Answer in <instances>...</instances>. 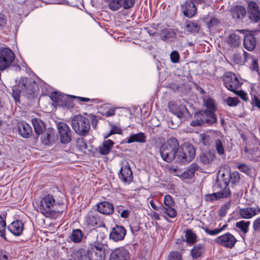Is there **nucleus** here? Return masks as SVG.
<instances>
[{"label":"nucleus","instance_id":"de8ad7c7","mask_svg":"<svg viewBox=\"0 0 260 260\" xmlns=\"http://www.w3.org/2000/svg\"><path fill=\"white\" fill-rule=\"evenodd\" d=\"M249 224L250 221L241 220L236 223V226L245 233L247 232Z\"/></svg>","mask_w":260,"mask_h":260},{"label":"nucleus","instance_id":"774afa93","mask_svg":"<svg viewBox=\"0 0 260 260\" xmlns=\"http://www.w3.org/2000/svg\"><path fill=\"white\" fill-rule=\"evenodd\" d=\"M150 215L155 220H160L159 215L157 212H155L154 211H152L150 213Z\"/></svg>","mask_w":260,"mask_h":260},{"label":"nucleus","instance_id":"b1692460","mask_svg":"<svg viewBox=\"0 0 260 260\" xmlns=\"http://www.w3.org/2000/svg\"><path fill=\"white\" fill-rule=\"evenodd\" d=\"M168 107L170 111L179 118L183 117L184 112L187 111L184 105H178L174 102H170Z\"/></svg>","mask_w":260,"mask_h":260},{"label":"nucleus","instance_id":"6e6552de","mask_svg":"<svg viewBox=\"0 0 260 260\" xmlns=\"http://www.w3.org/2000/svg\"><path fill=\"white\" fill-rule=\"evenodd\" d=\"M223 81L224 86L235 93H237V89L242 84L236 75L231 72L224 73Z\"/></svg>","mask_w":260,"mask_h":260},{"label":"nucleus","instance_id":"39448f33","mask_svg":"<svg viewBox=\"0 0 260 260\" xmlns=\"http://www.w3.org/2000/svg\"><path fill=\"white\" fill-rule=\"evenodd\" d=\"M217 122V117L211 110H202L196 113L193 119L190 122L192 126H203L205 124L212 125Z\"/></svg>","mask_w":260,"mask_h":260},{"label":"nucleus","instance_id":"37998d69","mask_svg":"<svg viewBox=\"0 0 260 260\" xmlns=\"http://www.w3.org/2000/svg\"><path fill=\"white\" fill-rule=\"evenodd\" d=\"M174 35V33L171 29H164L160 33V38L163 41H166L170 38L173 37Z\"/></svg>","mask_w":260,"mask_h":260},{"label":"nucleus","instance_id":"c03bdc74","mask_svg":"<svg viewBox=\"0 0 260 260\" xmlns=\"http://www.w3.org/2000/svg\"><path fill=\"white\" fill-rule=\"evenodd\" d=\"M227 226L226 224L223 225L221 228L218 229H215L213 230L209 229L207 227H202V229L205 232L209 235L214 236L218 234L222 231H223L225 228Z\"/></svg>","mask_w":260,"mask_h":260},{"label":"nucleus","instance_id":"69168bd1","mask_svg":"<svg viewBox=\"0 0 260 260\" xmlns=\"http://www.w3.org/2000/svg\"><path fill=\"white\" fill-rule=\"evenodd\" d=\"M253 228L255 230H260V217L257 218L254 221Z\"/></svg>","mask_w":260,"mask_h":260},{"label":"nucleus","instance_id":"473e14b6","mask_svg":"<svg viewBox=\"0 0 260 260\" xmlns=\"http://www.w3.org/2000/svg\"><path fill=\"white\" fill-rule=\"evenodd\" d=\"M125 142L130 144L134 142L145 143L146 136L143 133L140 132L136 134H133L125 139Z\"/></svg>","mask_w":260,"mask_h":260},{"label":"nucleus","instance_id":"4c0bfd02","mask_svg":"<svg viewBox=\"0 0 260 260\" xmlns=\"http://www.w3.org/2000/svg\"><path fill=\"white\" fill-rule=\"evenodd\" d=\"M228 193V192L222 194L221 192L217 191L216 192L207 195L206 197V200L208 202H213L221 198H227Z\"/></svg>","mask_w":260,"mask_h":260},{"label":"nucleus","instance_id":"4d7b16f0","mask_svg":"<svg viewBox=\"0 0 260 260\" xmlns=\"http://www.w3.org/2000/svg\"><path fill=\"white\" fill-rule=\"evenodd\" d=\"M181 258V254L178 251H173L170 253L168 259L169 260H180Z\"/></svg>","mask_w":260,"mask_h":260},{"label":"nucleus","instance_id":"bf43d9fd","mask_svg":"<svg viewBox=\"0 0 260 260\" xmlns=\"http://www.w3.org/2000/svg\"><path fill=\"white\" fill-rule=\"evenodd\" d=\"M7 23V18L6 16L2 13H0V28H4Z\"/></svg>","mask_w":260,"mask_h":260},{"label":"nucleus","instance_id":"680f3d73","mask_svg":"<svg viewBox=\"0 0 260 260\" xmlns=\"http://www.w3.org/2000/svg\"><path fill=\"white\" fill-rule=\"evenodd\" d=\"M219 23V21L218 20V19L216 18L215 17H212L210 19V21L209 22L207 23L208 27L209 28H210L212 26H215L217 24H218Z\"/></svg>","mask_w":260,"mask_h":260},{"label":"nucleus","instance_id":"8fccbe9b","mask_svg":"<svg viewBox=\"0 0 260 260\" xmlns=\"http://www.w3.org/2000/svg\"><path fill=\"white\" fill-rule=\"evenodd\" d=\"M236 166L237 169L241 172L248 174L250 173V168L247 165L245 164H241L240 162H236Z\"/></svg>","mask_w":260,"mask_h":260},{"label":"nucleus","instance_id":"f8f14e48","mask_svg":"<svg viewBox=\"0 0 260 260\" xmlns=\"http://www.w3.org/2000/svg\"><path fill=\"white\" fill-rule=\"evenodd\" d=\"M57 129L59 135L60 141L62 144H67L71 142L72 132L66 123L58 122L57 124Z\"/></svg>","mask_w":260,"mask_h":260},{"label":"nucleus","instance_id":"aec40b11","mask_svg":"<svg viewBox=\"0 0 260 260\" xmlns=\"http://www.w3.org/2000/svg\"><path fill=\"white\" fill-rule=\"evenodd\" d=\"M17 130L19 135L24 138H29L32 134L31 126L25 121L20 122L18 123Z\"/></svg>","mask_w":260,"mask_h":260},{"label":"nucleus","instance_id":"79ce46f5","mask_svg":"<svg viewBox=\"0 0 260 260\" xmlns=\"http://www.w3.org/2000/svg\"><path fill=\"white\" fill-rule=\"evenodd\" d=\"M215 158V155L212 153L202 154L200 156V160L204 164L211 162Z\"/></svg>","mask_w":260,"mask_h":260},{"label":"nucleus","instance_id":"4468645a","mask_svg":"<svg viewBox=\"0 0 260 260\" xmlns=\"http://www.w3.org/2000/svg\"><path fill=\"white\" fill-rule=\"evenodd\" d=\"M215 242L221 246L231 248L233 247L237 242L235 237L231 233H226L215 239Z\"/></svg>","mask_w":260,"mask_h":260},{"label":"nucleus","instance_id":"09e8293b","mask_svg":"<svg viewBox=\"0 0 260 260\" xmlns=\"http://www.w3.org/2000/svg\"><path fill=\"white\" fill-rule=\"evenodd\" d=\"M71 96L66 95V98H64L62 101V105H60V107H64L69 109H72L74 108V105L72 100L70 99Z\"/></svg>","mask_w":260,"mask_h":260},{"label":"nucleus","instance_id":"a19ab883","mask_svg":"<svg viewBox=\"0 0 260 260\" xmlns=\"http://www.w3.org/2000/svg\"><path fill=\"white\" fill-rule=\"evenodd\" d=\"M240 174L237 171L231 173L229 175V182L231 181L233 186L238 185L240 182Z\"/></svg>","mask_w":260,"mask_h":260},{"label":"nucleus","instance_id":"a878e982","mask_svg":"<svg viewBox=\"0 0 260 260\" xmlns=\"http://www.w3.org/2000/svg\"><path fill=\"white\" fill-rule=\"evenodd\" d=\"M85 223L91 226H94L98 224L100 221L99 214L95 211L89 212L84 217Z\"/></svg>","mask_w":260,"mask_h":260},{"label":"nucleus","instance_id":"3c124183","mask_svg":"<svg viewBox=\"0 0 260 260\" xmlns=\"http://www.w3.org/2000/svg\"><path fill=\"white\" fill-rule=\"evenodd\" d=\"M77 145L79 149L82 151H84L88 148L87 144L85 140L83 138H79L77 140Z\"/></svg>","mask_w":260,"mask_h":260},{"label":"nucleus","instance_id":"f704fd0d","mask_svg":"<svg viewBox=\"0 0 260 260\" xmlns=\"http://www.w3.org/2000/svg\"><path fill=\"white\" fill-rule=\"evenodd\" d=\"M205 251V245L203 243H198L196 244L192 249L190 253L193 258H198L200 257Z\"/></svg>","mask_w":260,"mask_h":260},{"label":"nucleus","instance_id":"6ab92c4d","mask_svg":"<svg viewBox=\"0 0 260 260\" xmlns=\"http://www.w3.org/2000/svg\"><path fill=\"white\" fill-rule=\"evenodd\" d=\"M129 258L128 251L123 248H118L113 250L109 260H127Z\"/></svg>","mask_w":260,"mask_h":260},{"label":"nucleus","instance_id":"9b49d317","mask_svg":"<svg viewBox=\"0 0 260 260\" xmlns=\"http://www.w3.org/2000/svg\"><path fill=\"white\" fill-rule=\"evenodd\" d=\"M247 15L249 19L254 23H258L260 20V8L258 4L255 1H247Z\"/></svg>","mask_w":260,"mask_h":260},{"label":"nucleus","instance_id":"9d476101","mask_svg":"<svg viewBox=\"0 0 260 260\" xmlns=\"http://www.w3.org/2000/svg\"><path fill=\"white\" fill-rule=\"evenodd\" d=\"M14 52L8 48L0 49V70L9 67L15 59Z\"/></svg>","mask_w":260,"mask_h":260},{"label":"nucleus","instance_id":"dca6fc26","mask_svg":"<svg viewBox=\"0 0 260 260\" xmlns=\"http://www.w3.org/2000/svg\"><path fill=\"white\" fill-rule=\"evenodd\" d=\"M58 140V136L55 131L52 127H49L41 137L42 143L45 145H52Z\"/></svg>","mask_w":260,"mask_h":260},{"label":"nucleus","instance_id":"2eb2a0df","mask_svg":"<svg viewBox=\"0 0 260 260\" xmlns=\"http://www.w3.org/2000/svg\"><path fill=\"white\" fill-rule=\"evenodd\" d=\"M109 4V8L112 11H116L121 7L127 9L132 7L135 0H105Z\"/></svg>","mask_w":260,"mask_h":260},{"label":"nucleus","instance_id":"603ef678","mask_svg":"<svg viewBox=\"0 0 260 260\" xmlns=\"http://www.w3.org/2000/svg\"><path fill=\"white\" fill-rule=\"evenodd\" d=\"M230 206L231 203L229 202L225 203L220 207L219 210L218 214L221 218L224 217L226 215L227 211L230 208Z\"/></svg>","mask_w":260,"mask_h":260},{"label":"nucleus","instance_id":"f3484780","mask_svg":"<svg viewBox=\"0 0 260 260\" xmlns=\"http://www.w3.org/2000/svg\"><path fill=\"white\" fill-rule=\"evenodd\" d=\"M218 131H211L207 134H202L200 135V141L205 146H210L214 143L218 136L220 135Z\"/></svg>","mask_w":260,"mask_h":260},{"label":"nucleus","instance_id":"412c9836","mask_svg":"<svg viewBox=\"0 0 260 260\" xmlns=\"http://www.w3.org/2000/svg\"><path fill=\"white\" fill-rule=\"evenodd\" d=\"M184 15L189 18L193 17L197 12V8L192 0H186L182 6Z\"/></svg>","mask_w":260,"mask_h":260},{"label":"nucleus","instance_id":"f257e3e1","mask_svg":"<svg viewBox=\"0 0 260 260\" xmlns=\"http://www.w3.org/2000/svg\"><path fill=\"white\" fill-rule=\"evenodd\" d=\"M97 121L96 117L93 115L90 114L88 117L77 115L72 119V126L77 134L84 136L88 133L90 128V122L92 126L95 127Z\"/></svg>","mask_w":260,"mask_h":260},{"label":"nucleus","instance_id":"13d9d810","mask_svg":"<svg viewBox=\"0 0 260 260\" xmlns=\"http://www.w3.org/2000/svg\"><path fill=\"white\" fill-rule=\"evenodd\" d=\"M251 104L260 110V100L255 95L251 96Z\"/></svg>","mask_w":260,"mask_h":260},{"label":"nucleus","instance_id":"393cba45","mask_svg":"<svg viewBox=\"0 0 260 260\" xmlns=\"http://www.w3.org/2000/svg\"><path fill=\"white\" fill-rule=\"evenodd\" d=\"M258 213H260V208L258 207L242 208L239 211L241 217L245 219L251 218Z\"/></svg>","mask_w":260,"mask_h":260},{"label":"nucleus","instance_id":"0eeeda50","mask_svg":"<svg viewBox=\"0 0 260 260\" xmlns=\"http://www.w3.org/2000/svg\"><path fill=\"white\" fill-rule=\"evenodd\" d=\"M105 237L102 234L98 235L97 241L94 246L87 252V256L89 260H104L105 258V248L104 244L100 243L99 239H103Z\"/></svg>","mask_w":260,"mask_h":260},{"label":"nucleus","instance_id":"ea45409f","mask_svg":"<svg viewBox=\"0 0 260 260\" xmlns=\"http://www.w3.org/2000/svg\"><path fill=\"white\" fill-rule=\"evenodd\" d=\"M83 234L79 229L74 230L71 236V240L75 243H79L82 239Z\"/></svg>","mask_w":260,"mask_h":260},{"label":"nucleus","instance_id":"c756f323","mask_svg":"<svg viewBox=\"0 0 260 260\" xmlns=\"http://www.w3.org/2000/svg\"><path fill=\"white\" fill-rule=\"evenodd\" d=\"M244 47L245 49L249 51L253 50L255 47L256 40L254 35L251 34H248L244 36Z\"/></svg>","mask_w":260,"mask_h":260},{"label":"nucleus","instance_id":"f03ea898","mask_svg":"<svg viewBox=\"0 0 260 260\" xmlns=\"http://www.w3.org/2000/svg\"><path fill=\"white\" fill-rule=\"evenodd\" d=\"M60 204L56 196L48 193L41 198L38 210L46 217H51L55 214L57 207Z\"/></svg>","mask_w":260,"mask_h":260},{"label":"nucleus","instance_id":"49530a36","mask_svg":"<svg viewBox=\"0 0 260 260\" xmlns=\"http://www.w3.org/2000/svg\"><path fill=\"white\" fill-rule=\"evenodd\" d=\"M204 104L208 109L207 110H211L212 112L216 110L215 102L212 99L209 98L204 100Z\"/></svg>","mask_w":260,"mask_h":260},{"label":"nucleus","instance_id":"a18cd8bd","mask_svg":"<svg viewBox=\"0 0 260 260\" xmlns=\"http://www.w3.org/2000/svg\"><path fill=\"white\" fill-rule=\"evenodd\" d=\"M186 29L190 33H197L199 31L200 26L196 22H190L186 25Z\"/></svg>","mask_w":260,"mask_h":260},{"label":"nucleus","instance_id":"6e6d98bb","mask_svg":"<svg viewBox=\"0 0 260 260\" xmlns=\"http://www.w3.org/2000/svg\"><path fill=\"white\" fill-rule=\"evenodd\" d=\"M170 59L173 63H177L180 59V55L177 51H173L170 54Z\"/></svg>","mask_w":260,"mask_h":260},{"label":"nucleus","instance_id":"ddd939ff","mask_svg":"<svg viewBox=\"0 0 260 260\" xmlns=\"http://www.w3.org/2000/svg\"><path fill=\"white\" fill-rule=\"evenodd\" d=\"M121 169L118 173V177L123 183L129 184L133 179V172L127 161L121 164Z\"/></svg>","mask_w":260,"mask_h":260},{"label":"nucleus","instance_id":"052dcab7","mask_svg":"<svg viewBox=\"0 0 260 260\" xmlns=\"http://www.w3.org/2000/svg\"><path fill=\"white\" fill-rule=\"evenodd\" d=\"M71 97H72V98L77 99L79 101L82 102H93V101L95 100L94 99H89L87 98L77 96H75V95H71Z\"/></svg>","mask_w":260,"mask_h":260},{"label":"nucleus","instance_id":"864d4df0","mask_svg":"<svg viewBox=\"0 0 260 260\" xmlns=\"http://www.w3.org/2000/svg\"><path fill=\"white\" fill-rule=\"evenodd\" d=\"M225 101L226 104L230 107H236L240 102L238 98L236 97H229Z\"/></svg>","mask_w":260,"mask_h":260},{"label":"nucleus","instance_id":"bb28decb","mask_svg":"<svg viewBox=\"0 0 260 260\" xmlns=\"http://www.w3.org/2000/svg\"><path fill=\"white\" fill-rule=\"evenodd\" d=\"M96 207L98 211L104 215H110L114 212L113 204L106 201L99 203Z\"/></svg>","mask_w":260,"mask_h":260},{"label":"nucleus","instance_id":"a211bd4d","mask_svg":"<svg viewBox=\"0 0 260 260\" xmlns=\"http://www.w3.org/2000/svg\"><path fill=\"white\" fill-rule=\"evenodd\" d=\"M126 231L125 228L122 226L116 225L113 228L112 231L110 234V238L113 241L117 242L122 240L126 234Z\"/></svg>","mask_w":260,"mask_h":260},{"label":"nucleus","instance_id":"cd10ccee","mask_svg":"<svg viewBox=\"0 0 260 260\" xmlns=\"http://www.w3.org/2000/svg\"><path fill=\"white\" fill-rule=\"evenodd\" d=\"M8 230L14 236H19L21 235L24 229L23 222L20 220H15L8 226Z\"/></svg>","mask_w":260,"mask_h":260},{"label":"nucleus","instance_id":"1a4fd4ad","mask_svg":"<svg viewBox=\"0 0 260 260\" xmlns=\"http://www.w3.org/2000/svg\"><path fill=\"white\" fill-rule=\"evenodd\" d=\"M164 203L165 206H160V213L166 214L171 218L177 216V212L174 208L175 203L170 195H166L164 197Z\"/></svg>","mask_w":260,"mask_h":260},{"label":"nucleus","instance_id":"e2e57ef3","mask_svg":"<svg viewBox=\"0 0 260 260\" xmlns=\"http://www.w3.org/2000/svg\"><path fill=\"white\" fill-rule=\"evenodd\" d=\"M236 94L239 95L240 98L244 101H246L248 100L247 94L243 91L237 90Z\"/></svg>","mask_w":260,"mask_h":260},{"label":"nucleus","instance_id":"c9c22d12","mask_svg":"<svg viewBox=\"0 0 260 260\" xmlns=\"http://www.w3.org/2000/svg\"><path fill=\"white\" fill-rule=\"evenodd\" d=\"M66 94H62L56 91L52 92L50 98L53 102L54 107L60 106L62 105V101Z\"/></svg>","mask_w":260,"mask_h":260},{"label":"nucleus","instance_id":"4be33fe9","mask_svg":"<svg viewBox=\"0 0 260 260\" xmlns=\"http://www.w3.org/2000/svg\"><path fill=\"white\" fill-rule=\"evenodd\" d=\"M229 184V180L228 178L218 179L214 185V189L222 194L228 192V198L231 195V191L229 188H228Z\"/></svg>","mask_w":260,"mask_h":260},{"label":"nucleus","instance_id":"72a5a7b5","mask_svg":"<svg viewBox=\"0 0 260 260\" xmlns=\"http://www.w3.org/2000/svg\"><path fill=\"white\" fill-rule=\"evenodd\" d=\"M244 29L236 30V31L232 34L229 38V43L231 46L236 47L238 46L241 43V38L239 36V33H244Z\"/></svg>","mask_w":260,"mask_h":260},{"label":"nucleus","instance_id":"7c9ffc66","mask_svg":"<svg viewBox=\"0 0 260 260\" xmlns=\"http://www.w3.org/2000/svg\"><path fill=\"white\" fill-rule=\"evenodd\" d=\"M114 144V143L112 140H105L102 145L98 148L97 151L102 155H107L111 152Z\"/></svg>","mask_w":260,"mask_h":260},{"label":"nucleus","instance_id":"338daca9","mask_svg":"<svg viewBox=\"0 0 260 260\" xmlns=\"http://www.w3.org/2000/svg\"><path fill=\"white\" fill-rule=\"evenodd\" d=\"M130 211L128 210H124L120 213V216L123 218H126L129 216Z\"/></svg>","mask_w":260,"mask_h":260},{"label":"nucleus","instance_id":"c85d7f7f","mask_svg":"<svg viewBox=\"0 0 260 260\" xmlns=\"http://www.w3.org/2000/svg\"><path fill=\"white\" fill-rule=\"evenodd\" d=\"M214 148L218 153L221 156H225L224 140L220 133V135L216 138L214 143Z\"/></svg>","mask_w":260,"mask_h":260},{"label":"nucleus","instance_id":"58836bf2","mask_svg":"<svg viewBox=\"0 0 260 260\" xmlns=\"http://www.w3.org/2000/svg\"><path fill=\"white\" fill-rule=\"evenodd\" d=\"M186 241L189 244H193L197 241V236L191 230H187L185 233Z\"/></svg>","mask_w":260,"mask_h":260},{"label":"nucleus","instance_id":"20e7f679","mask_svg":"<svg viewBox=\"0 0 260 260\" xmlns=\"http://www.w3.org/2000/svg\"><path fill=\"white\" fill-rule=\"evenodd\" d=\"M178 149V141L175 138H170L166 143L162 144L159 148L162 159L167 162H171L175 158Z\"/></svg>","mask_w":260,"mask_h":260},{"label":"nucleus","instance_id":"5fc2aeb1","mask_svg":"<svg viewBox=\"0 0 260 260\" xmlns=\"http://www.w3.org/2000/svg\"><path fill=\"white\" fill-rule=\"evenodd\" d=\"M6 227V221L0 215V236L2 237L4 239H6L5 236Z\"/></svg>","mask_w":260,"mask_h":260},{"label":"nucleus","instance_id":"5701e85b","mask_svg":"<svg viewBox=\"0 0 260 260\" xmlns=\"http://www.w3.org/2000/svg\"><path fill=\"white\" fill-rule=\"evenodd\" d=\"M246 14V9L244 6L236 5L231 9V15L233 19L242 21Z\"/></svg>","mask_w":260,"mask_h":260},{"label":"nucleus","instance_id":"2f4dec72","mask_svg":"<svg viewBox=\"0 0 260 260\" xmlns=\"http://www.w3.org/2000/svg\"><path fill=\"white\" fill-rule=\"evenodd\" d=\"M31 123L34 126V131L37 135H40L46 129L45 123L40 119L34 118L31 119Z\"/></svg>","mask_w":260,"mask_h":260},{"label":"nucleus","instance_id":"423d86ee","mask_svg":"<svg viewBox=\"0 0 260 260\" xmlns=\"http://www.w3.org/2000/svg\"><path fill=\"white\" fill-rule=\"evenodd\" d=\"M195 153L193 146L188 143H185L179 146L175 158L176 161L180 163H187L193 159Z\"/></svg>","mask_w":260,"mask_h":260},{"label":"nucleus","instance_id":"0e129e2a","mask_svg":"<svg viewBox=\"0 0 260 260\" xmlns=\"http://www.w3.org/2000/svg\"><path fill=\"white\" fill-rule=\"evenodd\" d=\"M112 133L121 134L122 133L121 128L117 126L113 125L112 127Z\"/></svg>","mask_w":260,"mask_h":260},{"label":"nucleus","instance_id":"e433bc0d","mask_svg":"<svg viewBox=\"0 0 260 260\" xmlns=\"http://www.w3.org/2000/svg\"><path fill=\"white\" fill-rule=\"evenodd\" d=\"M199 167L196 164H192L187 170L183 172L182 176L183 178L189 179L191 178L196 172L198 170Z\"/></svg>","mask_w":260,"mask_h":260},{"label":"nucleus","instance_id":"7ed1b4c3","mask_svg":"<svg viewBox=\"0 0 260 260\" xmlns=\"http://www.w3.org/2000/svg\"><path fill=\"white\" fill-rule=\"evenodd\" d=\"M36 82L32 79L22 77L19 80L17 84L13 88L12 96L16 102H19L21 93L23 94H31L35 92Z\"/></svg>","mask_w":260,"mask_h":260}]
</instances>
